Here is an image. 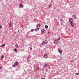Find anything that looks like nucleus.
I'll use <instances>...</instances> for the list:
<instances>
[{"label":"nucleus","mask_w":79,"mask_h":79,"mask_svg":"<svg viewBox=\"0 0 79 79\" xmlns=\"http://www.w3.org/2000/svg\"><path fill=\"white\" fill-rule=\"evenodd\" d=\"M73 61H74V60H71L72 63L73 62Z\"/></svg>","instance_id":"c85d7f7f"},{"label":"nucleus","mask_w":79,"mask_h":79,"mask_svg":"<svg viewBox=\"0 0 79 79\" xmlns=\"http://www.w3.org/2000/svg\"><path fill=\"white\" fill-rule=\"evenodd\" d=\"M70 23L71 26L72 27H74V24H73V22H71Z\"/></svg>","instance_id":"39448f33"},{"label":"nucleus","mask_w":79,"mask_h":79,"mask_svg":"<svg viewBox=\"0 0 79 79\" xmlns=\"http://www.w3.org/2000/svg\"><path fill=\"white\" fill-rule=\"evenodd\" d=\"M21 27H23V25H21Z\"/></svg>","instance_id":"cd10ccee"},{"label":"nucleus","mask_w":79,"mask_h":79,"mask_svg":"<svg viewBox=\"0 0 79 79\" xmlns=\"http://www.w3.org/2000/svg\"><path fill=\"white\" fill-rule=\"evenodd\" d=\"M44 57H45V58H47V56L46 55V54H44Z\"/></svg>","instance_id":"9d476101"},{"label":"nucleus","mask_w":79,"mask_h":79,"mask_svg":"<svg viewBox=\"0 0 79 79\" xmlns=\"http://www.w3.org/2000/svg\"><path fill=\"white\" fill-rule=\"evenodd\" d=\"M39 67H37L36 68V70H37V71H39Z\"/></svg>","instance_id":"ddd939ff"},{"label":"nucleus","mask_w":79,"mask_h":79,"mask_svg":"<svg viewBox=\"0 0 79 79\" xmlns=\"http://www.w3.org/2000/svg\"><path fill=\"white\" fill-rule=\"evenodd\" d=\"M39 28H37L35 29L36 31H39Z\"/></svg>","instance_id":"2eb2a0df"},{"label":"nucleus","mask_w":79,"mask_h":79,"mask_svg":"<svg viewBox=\"0 0 79 79\" xmlns=\"http://www.w3.org/2000/svg\"><path fill=\"white\" fill-rule=\"evenodd\" d=\"M60 40V38H59L57 39V40Z\"/></svg>","instance_id":"4be33fe9"},{"label":"nucleus","mask_w":79,"mask_h":79,"mask_svg":"<svg viewBox=\"0 0 79 79\" xmlns=\"http://www.w3.org/2000/svg\"><path fill=\"white\" fill-rule=\"evenodd\" d=\"M18 32H19V30H18Z\"/></svg>","instance_id":"7c9ffc66"},{"label":"nucleus","mask_w":79,"mask_h":79,"mask_svg":"<svg viewBox=\"0 0 79 79\" xmlns=\"http://www.w3.org/2000/svg\"><path fill=\"white\" fill-rule=\"evenodd\" d=\"M3 58H4V56L3 55H2L1 56V60H2V59H3Z\"/></svg>","instance_id":"9b49d317"},{"label":"nucleus","mask_w":79,"mask_h":79,"mask_svg":"<svg viewBox=\"0 0 79 79\" xmlns=\"http://www.w3.org/2000/svg\"><path fill=\"white\" fill-rule=\"evenodd\" d=\"M30 50H32V47H30Z\"/></svg>","instance_id":"393cba45"},{"label":"nucleus","mask_w":79,"mask_h":79,"mask_svg":"<svg viewBox=\"0 0 79 79\" xmlns=\"http://www.w3.org/2000/svg\"><path fill=\"white\" fill-rule=\"evenodd\" d=\"M51 5H49V8H50L51 7Z\"/></svg>","instance_id":"bb28decb"},{"label":"nucleus","mask_w":79,"mask_h":79,"mask_svg":"<svg viewBox=\"0 0 79 79\" xmlns=\"http://www.w3.org/2000/svg\"><path fill=\"white\" fill-rule=\"evenodd\" d=\"M18 62H16L14 63L13 65L12 66L13 67H15V66H18Z\"/></svg>","instance_id":"f257e3e1"},{"label":"nucleus","mask_w":79,"mask_h":79,"mask_svg":"<svg viewBox=\"0 0 79 79\" xmlns=\"http://www.w3.org/2000/svg\"><path fill=\"white\" fill-rule=\"evenodd\" d=\"M2 27L1 26V25H0V29H2Z\"/></svg>","instance_id":"aec40b11"},{"label":"nucleus","mask_w":79,"mask_h":79,"mask_svg":"<svg viewBox=\"0 0 79 79\" xmlns=\"http://www.w3.org/2000/svg\"><path fill=\"white\" fill-rule=\"evenodd\" d=\"M14 51L15 52H17V49H16V48H15V49H14Z\"/></svg>","instance_id":"a211bd4d"},{"label":"nucleus","mask_w":79,"mask_h":79,"mask_svg":"<svg viewBox=\"0 0 79 79\" xmlns=\"http://www.w3.org/2000/svg\"><path fill=\"white\" fill-rule=\"evenodd\" d=\"M15 47H17V48H18V46L17 45H15Z\"/></svg>","instance_id":"412c9836"},{"label":"nucleus","mask_w":79,"mask_h":79,"mask_svg":"<svg viewBox=\"0 0 79 79\" xmlns=\"http://www.w3.org/2000/svg\"><path fill=\"white\" fill-rule=\"evenodd\" d=\"M47 44V41H45L42 42V45H45V44Z\"/></svg>","instance_id":"7ed1b4c3"},{"label":"nucleus","mask_w":79,"mask_h":79,"mask_svg":"<svg viewBox=\"0 0 79 79\" xmlns=\"http://www.w3.org/2000/svg\"><path fill=\"white\" fill-rule=\"evenodd\" d=\"M19 7L20 8H23V5L21 4L19 5Z\"/></svg>","instance_id":"0eeeda50"},{"label":"nucleus","mask_w":79,"mask_h":79,"mask_svg":"<svg viewBox=\"0 0 79 79\" xmlns=\"http://www.w3.org/2000/svg\"><path fill=\"white\" fill-rule=\"evenodd\" d=\"M57 42H58V41H57V40H55V41H54V43H55V44H56Z\"/></svg>","instance_id":"f8f14e48"},{"label":"nucleus","mask_w":79,"mask_h":79,"mask_svg":"<svg viewBox=\"0 0 79 79\" xmlns=\"http://www.w3.org/2000/svg\"><path fill=\"white\" fill-rule=\"evenodd\" d=\"M9 27L10 29H12V25H11V22H9Z\"/></svg>","instance_id":"f03ea898"},{"label":"nucleus","mask_w":79,"mask_h":79,"mask_svg":"<svg viewBox=\"0 0 79 79\" xmlns=\"http://www.w3.org/2000/svg\"><path fill=\"white\" fill-rule=\"evenodd\" d=\"M42 79H45V78H43Z\"/></svg>","instance_id":"2f4dec72"},{"label":"nucleus","mask_w":79,"mask_h":79,"mask_svg":"<svg viewBox=\"0 0 79 79\" xmlns=\"http://www.w3.org/2000/svg\"><path fill=\"white\" fill-rule=\"evenodd\" d=\"M59 53H62V50H59Z\"/></svg>","instance_id":"1a4fd4ad"},{"label":"nucleus","mask_w":79,"mask_h":79,"mask_svg":"<svg viewBox=\"0 0 79 79\" xmlns=\"http://www.w3.org/2000/svg\"><path fill=\"white\" fill-rule=\"evenodd\" d=\"M47 66V65L46 64L44 65V68H45V67H46Z\"/></svg>","instance_id":"dca6fc26"},{"label":"nucleus","mask_w":79,"mask_h":79,"mask_svg":"<svg viewBox=\"0 0 79 79\" xmlns=\"http://www.w3.org/2000/svg\"><path fill=\"white\" fill-rule=\"evenodd\" d=\"M1 0V1H2V0Z\"/></svg>","instance_id":"72a5a7b5"},{"label":"nucleus","mask_w":79,"mask_h":79,"mask_svg":"<svg viewBox=\"0 0 79 79\" xmlns=\"http://www.w3.org/2000/svg\"><path fill=\"white\" fill-rule=\"evenodd\" d=\"M40 26H41L40 24H38L37 26V27H40Z\"/></svg>","instance_id":"6e6552de"},{"label":"nucleus","mask_w":79,"mask_h":79,"mask_svg":"<svg viewBox=\"0 0 79 79\" xmlns=\"http://www.w3.org/2000/svg\"><path fill=\"white\" fill-rule=\"evenodd\" d=\"M45 28L47 29V28H48V26L47 25H45Z\"/></svg>","instance_id":"f3484780"},{"label":"nucleus","mask_w":79,"mask_h":79,"mask_svg":"<svg viewBox=\"0 0 79 79\" xmlns=\"http://www.w3.org/2000/svg\"><path fill=\"white\" fill-rule=\"evenodd\" d=\"M45 32V30H42L41 31V34H44Z\"/></svg>","instance_id":"423d86ee"},{"label":"nucleus","mask_w":79,"mask_h":79,"mask_svg":"<svg viewBox=\"0 0 79 79\" xmlns=\"http://www.w3.org/2000/svg\"><path fill=\"white\" fill-rule=\"evenodd\" d=\"M73 17L74 18H76V15H73Z\"/></svg>","instance_id":"4468645a"},{"label":"nucleus","mask_w":79,"mask_h":79,"mask_svg":"<svg viewBox=\"0 0 79 79\" xmlns=\"http://www.w3.org/2000/svg\"><path fill=\"white\" fill-rule=\"evenodd\" d=\"M31 32H33L34 31V29H32L31 31Z\"/></svg>","instance_id":"b1692460"},{"label":"nucleus","mask_w":79,"mask_h":79,"mask_svg":"<svg viewBox=\"0 0 79 79\" xmlns=\"http://www.w3.org/2000/svg\"><path fill=\"white\" fill-rule=\"evenodd\" d=\"M28 58H29V57H28Z\"/></svg>","instance_id":"473e14b6"},{"label":"nucleus","mask_w":79,"mask_h":79,"mask_svg":"<svg viewBox=\"0 0 79 79\" xmlns=\"http://www.w3.org/2000/svg\"><path fill=\"white\" fill-rule=\"evenodd\" d=\"M5 44L4 45H2L1 46V47H3L5 46Z\"/></svg>","instance_id":"6ab92c4d"},{"label":"nucleus","mask_w":79,"mask_h":79,"mask_svg":"<svg viewBox=\"0 0 79 79\" xmlns=\"http://www.w3.org/2000/svg\"><path fill=\"white\" fill-rule=\"evenodd\" d=\"M27 61H28V62H29V61H31V60H29L27 59Z\"/></svg>","instance_id":"a878e982"},{"label":"nucleus","mask_w":79,"mask_h":79,"mask_svg":"<svg viewBox=\"0 0 79 79\" xmlns=\"http://www.w3.org/2000/svg\"><path fill=\"white\" fill-rule=\"evenodd\" d=\"M69 23H73V19H72V18H70L69 20Z\"/></svg>","instance_id":"20e7f679"},{"label":"nucleus","mask_w":79,"mask_h":79,"mask_svg":"<svg viewBox=\"0 0 79 79\" xmlns=\"http://www.w3.org/2000/svg\"><path fill=\"white\" fill-rule=\"evenodd\" d=\"M0 69H2V67H0Z\"/></svg>","instance_id":"c756f323"},{"label":"nucleus","mask_w":79,"mask_h":79,"mask_svg":"<svg viewBox=\"0 0 79 79\" xmlns=\"http://www.w3.org/2000/svg\"><path fill=\"white\" fill-rule=\"evenodd\" d=\"M76 75H77H77H79V73H76Z\"/></svg>","instance_id":"5701e85b"}]
</instances>
